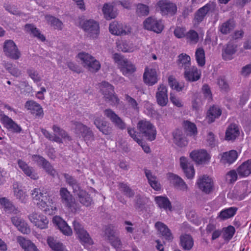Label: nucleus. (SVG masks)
Listing matches in <instances>:
<instances>
[{"mask_svg":"<svg viewBox=\"0 0 251 251\" xmlns=\"http://www.w3.org/2000/svg\"><path fill=\"white\" fill-rule=\"evenodd\" d=\"M73 226L74 230L82 245H91L93 244V240L81 224L75 221L73 222Z\"/></svg>","mask_w":251,"mask_h":251,"instance_id":"8","label":"nucleus"},{"mask_svg":"<svg viewBox=\"0 0 251 251\" xmlns=\"http://www.w3.org/2000/svg\"><path fill=\"white\" fill-rule=\"evenodd\" d=\"M17 241L25 251H39L33 243L22 236H18Z\"/></svg>","mask_w":251,"mask_h":251,"instance_id":"35","label":"nucleus"},{"mask_svg":"<svg viewBox=\"0 0 251 251\" xmlns=\"http://www.w3.org/2000/svg\"><path fill=\"white\" fill-rule=\"evenodd\" d=\"M47 243L49 247L54 251H67L65 250L62 243L56 242L53 237H49Z\"/></svg>","mask_w":251,"mask_h":251,"instance_id":"52","label":"nucleus"},{"mask_svg":"<svg viewBox=\"0 0 251 251\" xmlns=\"http://www.w3.org/2000/svg\"><path fill=\"white\" fill-rule=\"evenodd\" d=\"M113 57L124 75H130L136 71L135 66L120 54L116 53L113 54Z\"/></svg>","mask_w":251,"mask_h":251,"instance_id":"7","label":"nucleus"},{"mask_svg":"<svg viewBox=\"0 0 251 251\" xmlns=\"http://www.w3.org/2000/svg\"><path fill=\"white\" fill-rule=\"evenodd\" d=\"M61 202L72 211H76L78 208L77 204L70 192L66 188L62 187L59 191Z\"/></svg>","mask_w":251,"mask_h":251,"instance_id":"9","label":"nucleus"},{"mask_svg":"<svg viewBox=\"0 0 251 251\" xmlns=\"http://www.w3.org/2000/svg\"><path fill=\"white\" fill-rule=\"evenodd\" d=\"M63 176L66 179V183L73 188V192L75 194L81 189L79 184L74 177L66 173L63 174Z\"/></svg>","mask_w":251,"mask_h":251,"instance_id":"47","label":"nucleus"},{"mask_svg":"<svg viewBox=\"0 0 251 251\" xmlns=\"http://www.w3.org/2000/svg\"><path fill=\"white\" fill-rule=\"evenodd\" d=\"M243 47L239 49L240 54L246 53V50H251V38L245 39L242 43Z\"/></svg>","mask_w":251,"mask_h":251,"instance_id":"61","label":"nucleus"},{"mask_svg":"<svg viewBox=\"0 0 251 251\" xmlns=\"http://www.w3.org/2000/svg\"><path fill=\"white\" fill-rule=\"evenodd\" d=\"M119 187L120 190L126 196L132 198L134 196V191L126 183L120 182L119 184Z\"/></svg>","mask_w":251,"mask_h":251,"instance_id":"57","label":"nucleus"},{"mask_svg":"<svg viewBox=\"0 0 251 251\" xmlns=\"http://www.w3.org/2000/svg\"><path fill=\"white\" fill-rule=\"evenodd\" d=\"M238 175L237 171H236L235 170H230L226 175V180L230 183H233L237 180Z\"/></svg>","mask_w":251,"mask_h":251,"instance_id":"62","label":"nucleus"},{"mask_svg":"<svg viewBox=\"0 0 251 251\" xmlns=\"http://www.w3.org/2000/svg\"><path fill=\"white\" fill-rule=\"evenodd\" d=\"M143 80L146 84L150 86H152L156 83L158 78L156 69L146 67L143 74Z\"/></svg>","mask_w":251,"mask_h":251,"instance_id":"17","label":"nucleus"},{"mask_svg":"<svg viewBox=\"0 0 251 251\" xmlns=\"http://www.w3.org/2000/svg\"><path fill=\"white\" fill-rule=\"evenodd\" d=\"M173 136L174 142L177 146L182 147L187 145L188 141L183 135L181 130L176 129L173 133Z\"/></svg>","mask_w":251,"mask_h":251,"instance_id":"41","label":"nucleus"},{"mask_svg":"<svg viewBox=\"0 0 251 251\" xmlns=\"http://www.w3.org/2000/svg\"><path fill=\"white\" fill-rule=\"evenodd\" d=\"M78 57L82 62L84 67L89 71L92 73L97 72L100 69V63L90 54L85 52H80L78 54Z\"/></svg>","mask_w":251,"mask_h":251,"instance_id":"6","label":"nucleus"},{"mask_svg":"<svg viewBox=\"0 0 251 251\" xmlns=\"http://www.w3.org/2000/svg\"><path fill=\"white\" fill-rule=\"evenodd\" d=\"M105 111V115L110 119L111 122L115 125V126L121 129H124L126 128L125 123L113 112V111Z\"/></svg>","mask_w":251,"mask_h":251,"instance_id":"40","label":"nucleus"},{"mask_svg":"<svg viewBox=\"0 0 251 251\" xmlns=\"http://www.w3.org/2000/svg\"><path fill=\"white\" fill-rule=\"evenodd\" d=\"M81 27L93 38H96L100 33L99 25L93 20L85 21L82 25Z\"/></svg>","mask_w":251,"mask_h":251,"instance_id":"15","label":"nucleus"},{"mask_svg":"<svg viewBox=\"0 0 251 251\" xmlns=\"http://www.w3.org/2000/svg\"><path fill=\"white\" fill-rule=\"evenodd\" d=\"M109 29L110 32L113 35H121L130 33L131 28L126 25L113 21L109 25Z\"/></svg>","mask_w":251,"mask_h":251,"instance_id":"13","label":"nucleus"},{"mask_svg":"<svg viewBox=\"0 0 251 251\" xmlns=\"http://www.w3.org/2000/svg\"><path fill=\"white\" fill-rule=\"evenodd\" d=\"M115 232L114 226L111 225H108L105 228V234L107 236L111 245L115 248H120L122 243L119 238L115 236Z\"/></svg>","mask_w":251,"mask_h":251,"instance_id":"22","label":"nucleus"},{"mask_svg":"<svg viewBox=\"0 0 251 251\" xmlns=\"http://www.w3.org/2000/svg\"><path fill=\"white\" fill-rule=\"evenodd\" d=\"M176 64L180 69H183L185 71L189 68L191 65V57L186 53H181L178 57L176 60Z\"/></svg>","mask_w":251,"mask_h":251,"instance_id":"39","label":"nucleus"},{"mask_svg":"<svg viewBox=\"0 0 251 251\" xmlns=\"http://www.w3.org/2000/svg\"><path fill=\"white\" fill-rule=\"evenodd\" d=\"M238 158V153L235 150H231L224 152L222 155L221 162L223 164L230 165L233 163Z\"/></svg>","mask_w":251,"mask_h":251,"instance_id":"37","label":"nucleus"},{"mask_svg":"<svg viewBox=\"0 0 251 251\" xmlns=\"http://www.w3.org/2000/svg\"><path fill=\"white\" fill-rule=\"evenodd\" d=\"M240 135L238 126L234 123L230 124L227 127L225 133V140L234 141Z\"/></svg>","mask_w":251,"mask_h":251,"instance_id":"31","label":"nucleus"},{"mask_svg":"<svg viewBox=\"0 0 251 251\" xmlns=\"http://www.w3.org/2000/svg\"><path fill=\"white\" fill-rule=\"evenodd\" d=\"M168 83L172 89L175 90L177 92L182 91L184 88V85L177 82L175 77L173 75H170L168 77Z\"/></svg>","mask_w":251,"mask_h":251,"instance_id":"56","label":"nucleus"},{"mask_svg":"<svg viewBox=\"0 0 251 251\" xmlns=\"http://www.w3.org/2000/svg\"><path fill=\"white\" fill-rule=\"evenodd\" d=\"M45 194H46L45 193ZM33 201L36 202L37 206L44 211L47 214H52L56 210V207L53 205V201L49 195H45L39 188H34L31 192Z\"/></svg>","mask_w":251,"mask_h":251,"instance_id":"1","label":"nucleus"},{"mask_svg":"<svg viewBox=\"0 0 251 251\" xmlns=\"http://www.w3.org/2000/svg\"><path fill=\"white\" fill-rule=\"evenodd\" d=\"M155 201L160 208L165 210H171L172 205L169 199L166 197L157 196L155 198Z\"/></svg>","mask_w":251,"mask_h":251,"instance_id":"44","label":"nucleus"},{"mask_svg":"<svg viewBox=\"0 0 251 251\" xmlns=\"http://www.w3.org/2000/svg\"><path fill=\"white\" fill-rule=\"evenodd\" d=\"M168 179L174 186L182 191H187L188 189L187 185L184 181L178 176L173 173L167 174Z\"/></svg>","mask_w":251,"mask_h":251,"instance_id":"25","label":"nucleus"},{"mask_svg":"<svg viewBox=\"0 0 251 251\" xmlns=\"http://www.w3.org/2000/svg\"><path fill=\"white\" fill-rule=\"evenodd\" d=\"M29 218L35 226L40 229H45L48 227L49 220L46 216L37 213H32L29 215Z\"/></svg>","mask_w":251,"mask_h":251,"instance_id":"23","label":"nucleus"},{"mask_svg":"<svg viewBox=\"0 0 251 251\" xmlns=\"http://www.w3.org/2000/svg\"><path fill=\"white\" fill-rule=\"evenodd\" d=\"M3 51L7 56L13 59H18L21 56V53L17 47L15 43L11 40H6L4 42Z\"/></svg>","mask_w":251,"mask_h":251,"instance_id":"12","label":"nucleus"},{"mask_svg":"<svg viewBox=\"0 0 251 251\" xmlns=\"http://www.w3.org/2000/svg\"><path fill=\"white\" fill-rule=\"evenodd\" d=\"M196 62L199 67H203L205 64V54L204 49L200 47L196 49L195 54Z\"/></svg>","mask_w":251,"mask_h":251,"instance_id":"46","label":"nucleus"},{"mask_svg":"<svg viewBox=\"0 0 251 251\" xmlns=\"http://www.w3.org/2000/svg\"><path fill=\"white\" fill-rule=\"evenodd\" d=\"M185 37L187 42L191 44H196L199 41L198 34L193 29H191L187 32Z\"/></svg>","mask_w":251,"mask_h":251,"instance_id":"59","label":"nucleus"},{"mask_svg":"<svg viewBox=\"0 0 251 251\" xmlns=\"http://www.w3.org/2000/svg\"><path fill=\"white\" fill-rule=\"evenodd\" d=\"M237 207H230L222 209L218 214L217 219L220 221H225L234 217L238 211Z\"/></svg>","mask_w":251,"mask_h":251,"instance_id":"32","label":"nucleus"},{"mask_svg":"<svg viewBox=\"0 0 251 251\" xmlns=\"http://www.w3.org/2000/svg\"><path fill=\"white\" fill-rule=\"evenodd\" d=\"M47 243L49 247L54 251H67L65 250L62 243L56 242L53 237H49Z\"/></svg>","mask_w":251,"mask_h":251,"instance_id":"51","label":"nucleus"},{"mask_svg":"<svg viewBox=\"0 0 251 251\" xmlns=\"http://www.w3.org/2000/svg\"><path fill=\"white\" fill-rule=\"evenodd\" d=\"M223 237L225 240L229 241L233 237L236 230L235 227L231 225L223 228Z\"/></svg>","mask_w":251,"mask_h":251,"instance_id":"54","label":"nucleus"},{"mask_svg":"<svg viewBox=\"0 0 251 251\" xmlns=\"http://www.w3.org/2000/svg\"><path fill=\"white\" fill-rule=\"evenodd\" d=\"M157 5L160 8L162 15H175L177 11V6L176 4L167 0H160L157 2Z\"/></svg>","mask_w":251,"mask_h":251,"instance_id":"14","label":"nucleus"},{"mask_svg":"<svg viewBox=\"0 0 251 251\" xmlns=\"http://www.w3.org/2000/svg\"><path fill=\"white\" fill-rule=\"evenodd\" d=\"M155 227L165 240L169 241H172L173 240L174 237L171 230L165 224L161 222H157L155 224Z\"/></svg>","mask_w":251,"mask_h":251,"instance_id":"29","label":"nucleus"},{"mask_svg":"<svg viewBox=\"0 0 251 251\" xmlns=\"http://www.w3.org/2000/svg\"><path fill=\"white\" fill-rule=\"evenodd\" d=\"M96 127L103 134L109 135L111 133L112 128L109 126V124L101 118H97L94 121Z\"/></svg>","mask_w":251,"mask_h":251,"instance_id":"38","label":"nucleus"},{"mask_svg":"<svg viewBox=\"0 0 251 251\" xmlns=\"http://www.w3.org/2000/svg\"><path fill=\"white\" fill-rule=\"evenodd\" d=\"M137 128L139 131L138 134H141L149 141H152L155 139L157 134L156 128L150 121L146 119L139 121Z\"/></svg>","mask_w":251,"mask_h":251,"instance_id":"3","label":"nucleus"},{"mask_svg":"<svg viewBox=\"0 0 251 251\" xmlns=\"http://www.w3.org/2000/svg\"><path fill=\"white\" fill-rule=\"evenodd\" d=\"M17 163L19 167L26 176L33 180H37L39 178L38 175L35 170L33 167L28 166L25 161L19 159L17 161Z\"/></svg>","mask_w":251,"mask_h":251,"instance_id":"24","label":"nucleus"},{"mask_svg":"<svg viewBox=\"0 0 251 251\" xmlns=\"http://www.w3.org/2000/svg\"><path fill=\"white\" fill-rule=\"evenodd\" d=\"M237 172L241 178L248 176L251 174V159L242 163L237 168Z\"/></svg>","mask_w":251,"mask_h":251,"instance_id":"34","label":"nucleus"},{"mask_svg":"<svg viewBox=\"0 0 251 251\" xmlns=\"http://www.w3.org/2000/svg\"><path fill=\"white\" fill-rule=\"evenodd\" d=\"M240 74L244 77H248L251 75V62L243 66Z\"/></svg>","mask_w":251,"mask_h":251,"instance_id":"64","label":"nucleus"},{"mask_svg":"<svg viewBox=\"0 0 251 251\" xmlns=\"http://www.w3.org/2000/svg\"><path fill=\"white\" fill-rule=\"evenodd\" d=\"M180 165L186 177L188 179L193 178L195 174L193 165L188 162L187 158L184 156L180 158Z\"/></svg>","mask_w":251,"mask_h":251,"instance_id":"26","label":"nucleus"},{"mask_svg":"<svg viewBox=\"0 0 251 251\" xmlns=\"http://www.w3.org/2000/svg\"><path fill=\"white\" fill-rule=\"evenodd\" d=\"M52 130L54 132L58 133L61 137L57 136L55 134H51L49 131L44 128L41 129V132L45 137L48 139L59 144L63 143L62 138H66L69 141L71 140L72 139L71 137L68 135L67 133L64 130L61 129L57 126L53 125L52 126Z\"/></svg>","mask_w":251,"mask_h":251,"instance_id":"5","label":"nucleus"},{"mask_svg":"<svg viewBox=\"0 0 251 251\" xmlns=\"http://www.w3.org/2000/svg\"><path fill=\"white\" fill-rule=\"evenodd\" d=\"M182 126L185 133L190 136H196L198 133L196 125L189 121H184Z\"/></svg>","mask_w":251,"mask_h":251,"instance_id":"43","label":"nucleus"},{"mask_svg":"<svg viewBox=\"0 0 251 251\" xmlns=\"http://www.w3.org/2000/svg\"><path fill=\"white\" fill-rule=\"evenodd\" d=\"M179 245L183 250L190 251L194 246V240L188 234H182L179 238Z\"/></svg>","mask_w":251,"mask_h":251,"instance_id":"36","label":"nucleus"},{"mask_svg":"<svg viewBox=\"0 0 251 251\" xmlns=\"http://www.w3.org/2000/svg\"><path fill=\"white\" fill-rule=\"evenodd\" d=\"M145 173L151 186L155 190H160L161 189L160 184L157 180L156 177L152 175L151 171L145 169Z\"/></svg>","mask_w":251,"mask_h":251,"instance_id":"45","label":"nucleus"},{"mask_svg":"<svg viewBox=\"0 0 251 251\" xmlns=\"http://www.w3.org/2000/svg\"><path fill=\"white\" fill-rule=\"evenodd\" d=\"M0 204L7 213H13L17 210L12 203L5 197L0 198Z\"/></svg>","mask_w":251,"mask_h":251,"instance_id":"48","label":"nucleus"},{"mask_svg":"<svg viewBox=\"0 0 251 251\" xmlns=\"http://www.w3.org/2000/svg\"><path fill=\"white\" fill-rule=\"evenodd\" d=\"M222 111H207L206 120L208 124L213 122L215 119L222 114Z\"/></svg>","mask_w":251,"mask_h":251,"instance_id":"60","label":"nucleus"},{"mask_svg":"<svg viewBox=\"0 0 251 251\" xmlns=\"http://www.w3.org/2000/svg\"><path fill=\"white\" fill-rule=\"evenodd\" d=\"M238 46L233 43H227L222 50V57L225 61L231 60L237 50Z\"/></svg>","mask_w":251,"mask_h":251,"instance_id":"28","label":"nucleus"},{"mask_svg":"<svg viewBox=\"0 0 251 251\" xmlns=\"http://www.w3.org/2000/svg\"><path fill=\"white\" fill-rule=\"evenodd\" d=\"M31 159L39 166L43 168L49 175L53 177L56 175V171L53 166L43 156L38 154H33L31 156Z\"/></svg>","mask_w":251,"mask_h":251,"instance_id":"10","label":"nucleus"},{"mask_svg":"<svg viewBox=\"0 0 251 251\" xmlns=\"http://www.w3.org/2000/svg\"><path fill=\"white\" fill-rule=\"evenodd\" d=\"M190 157L197 164H202L209 161L210 156L204 150L194 151L190 153Z\"/></svg>","mask_w":251,"mask_h":251,"instance_id":"19","label":"nucleus"},{"mask_svg":"<svg viewBox=\"0 0 251 251\" xmlns=\"http://www.w3.org/2000/svg\"><path fill=\"white\" fill-rule=\"evenodd\" d=\"M197 184L199 188L206 194L210 193L213 189V180L210 177L205 175L198 179Z\"/></svg>","mask_w":251,"mask_h":251,"instance_id":"16","label":"nucleus"},{"mask_svg":"<svg viewBox=\"0 0 251 251\" xmlns=\"http://www.w3.org/2000/svg\"><path fill=\"white\" fill-rule=\"evenodd\" d=\"M102 12L106 20L114 19L117 16L116 12L113 11V6L108 3L104 4Z\"/></svg>","mask_w":251,"mask_h":251,"instance_id":"50","label":"nucleus"},{"mask_svg":"<svg viewBox=\"0 0 251 251\" xmlns=\"http://www.w3.org/2000/svg\"><path fill=\"white\" fill-rule=\"evenodd\" d=\"M235 27V23L233 20L229 19L222 24L220 26V31L224 34H226L232 30Z\"/></svg>","mask_w":251,"mask_h":251,"instance_id":"53","label":"nucleus"},{"mask_svg":"<svg viewBox=\"0 0 251 251\" xmlns=\"http://www.w3.org/2000/svg\"><path fill=\"white\" fill-rule=\"evenodd\" d=\"M127 132L130 136L142 147L145 152L149 153L150 152L151 150L150 147L144 143L142 139L139 138L140 135H139L138 132L135 130L134 128L128 127Z\"/></svg>","mask_w":251,"mask_h":251,"instance_id":"33","label":"nucleus"},{"mask_svg":"<svg viewBox=\"0 0 251 251\" xmlns=\"http://www.w3.org/2000/svg\"><path fill=\"white\" fill-rule=\"evenodd\" d=\"M136 12L139 16H146L149 13V7L145 4L139 3L137 6Z\"/></svg>","mask_w":251,"mask_h":251,"instance_id":"63","label":"nucleus"},{"mask_svg":"<svg viewBox=\"0 0 251 251\" xmlns=\"http://www.w3.org/2000/svg\"><path fill=\"white\" fill-rule=\"evenodd\" d=\"M76 195L79 199L80 202L86 206H89L91 204L92 199L86 191L82 190L81 189L75 194Z\"/></svg>","mask_w":251,"mask_h":251,"instance_id":"42","label":"nucleus"},{"mask_svg":"<svg viewBox=\"0 0 251 251\" xmlns=\"http://www.w3.org/2000/svg\"><path fill=\"white\" fill-rule=\"evenodd\" d=\"M73 124L74 126V132L77 137L83 138L86 143L89 141L94 140V135L92 131L87 126L76 121L73 122Z\"/></svg>","mask_w":251,"mask_h":251,"instance_id":"4","label":"nucleus"},{"mask_svg":"<svg viewBox=\"0 0 251 251\" xmlns=\"http://www.w3.org/2000/svg\"><path fill=\"white\" fill-rule=\"evenodd\" d=\"M46 19L48 22L54 27V28L59 30L62 29L63 24L58 19H57L52 16H46Z\"/></svg>","mask_w":251,"mask_h":251,"instance_id":"58","label":"nucleus"},{"mask_svg":"<svg viewBox=\"0 0 251 251\" xmlns=\"http://www.w3.org/2000/svg\"><path fill=\"white\" fill-rule=\"evenodd\" d=\"M156 99L157 103L162 106H166L168 102L167 87L164 84H160L156 93Z\"/></svg>","mask_w":251,"mask_h":251,"instance_id":"20","label":"nucleus"},{"mask_svg":"<svg viewBox=\"0 0 251 251\" xmlns=\"http://www.w3.org/2000/svg\"><path fill=\"white\" fill-rule=\"evenodd\" d=\"M213 2H208L198 10L195 15L194 21L199 24L203 21L206 15L214 7Z\"/></svg>","mask_w":251,"mask_h":251,"instance_id":"27","label":"nucleus"},{"mask_svg":"<svg viewBox=\"0 0 251 251\" xmlns=\"http://www.w3.org/2000/svg\"><path fill=\"white\" fill-rule=\"evenodd\" d=\"M25 29L27 32H30L34 37H37L41 41H45V37L41 33L40 31L34 25L26 24L25 25Z\"/></svg>","mask_w":251,"mask_h":251,"instance_id":"49","label":"nucleus"},{"mask_svg":"<svg viewBox=\"0 0 251 251\" xmlns=\"http://www.w3.org/2000/svg\"><path fill=\"white\" fill-rule=\"evenodd\" d=\"M52 222L54 224L57 226L58 228L64 235H72V230L71 228L60 217L57 216H54L52 219Z\"/></svg>","mask_w":251,"mask_h":251,"instance_id":"30","label":"nucleus"},{"mask_svg":"<svg viewBox=\"0 0 251 251\" xmlns=\"http://www.w3.org/2000/svg\"><path fill=\"white\" fill-rule=\"evenodd\" d=\"M99 87L105 101L113 106L117 105L120 103V99L114 92V86L105 81L99 84Z\"/></svg>","mask_w":251,"mask_h":251,"instance_id":"2","label":"nucleus"},{"mask_svg":"<svg viewBox=\"0 0 251 251\" xmlns=\"http://www.w3.org/2000/svg\"><path fill=\"white\" fill-rule=\"evenodd\" d=\"M201 71L196 66H193L187 69L184 72V76L187 81L195 82L201 78Z\"/></svg>","mask_w":251,"mask_h":251,"instance_id":"21","label":"nucleus"},{"mask_svg":"<svg viewBox=\"0 0 251 251\" xmlns=\"http://www.w3.org/2000/svg\"><path fill=\"white\" fill-rule=\"evenodd\" d=\"M14 195L17 199L22 203H25L27 200V195L17 184V187H14Z\"/></svg>","mask_w":251,"mask_h":251,"instance_id":"55","label":"nucleus"},{"mask_svg":"<svg viewBox=\"0 0 251 251\" xmlns=\"http://www.w3.org/2000/svg\"><path fill=\"white\" fill-rule=\"evenodd\" d=\"M0 121L4 127L15 133H20L21 131V126L11 118L2 113H0Z\"/></svg>","mask_w":251,"mask_h":251,"instance_id":"18","label":"nucleus"},{"mask_svg":"<svg viewBox=\"0 0 251 251\" xmlns=\"http://www.w3.org/2000/svg\"><path fill=\"white\" fill-rule=\"evenodd\" d=\"M145 29L152 31L156 33H160L164 28L162 21L151 17H148L144 22Z\"/></svg>","mask_w":251,"mask_h":251,"instance_id":"11","label":"nucleus"}]
</instances>
